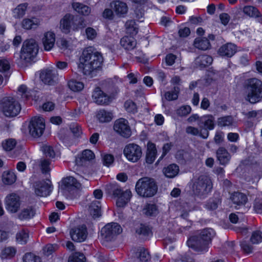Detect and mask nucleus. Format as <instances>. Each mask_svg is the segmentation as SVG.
Segmentation results:
<instances>
[{
    "label": "nucleus",
    "instance_id": "nucleus-47",
    "mask_svg": "<svg viewBox=\"0 0 262 262\" xmlns=\"http://www.w3.org/2000/svg\"><path fill=\"white\" fill-rule=\"evenodd\" d=\"M74 19L73 30H78L80 29L84 28L86 26L83 18L78 16H74Z\"/></svg>",
    "mask_w": 262,
    "mask_h": 262
},
{
    "label": "nucleus",
    "instance_id": "nucleus-56",
    "mask_svg": "<svg viewBox=\"0 0 262 262\" xmlns=\"http://www.w3.org/2000/svg\"><path fill=\"white\" fill-rule=\"evenodd\" d=\"M191 111V107L189 105H183L177 110V114L181 117L186 116L188 115Z\"/></svg>",
    "mask_w": 262,
    "mask_h": 262
},
{
    "label": "nucleus",
    "instance_id": "nucleus-10",
    "mask_svg": "<svg viewBox=\"0 0 262 262\" xmlns=\"http://www.w3.org/2000/svg\"><path fill=\"white\" fill-rule=\"evenodd\" d=\"M198 125L201 128V137L206 139L209 136L208 130L214 127V118L211 115L203 116L200 117Z\"/></svg>",
    "mask_w": 262,
    "mask_h": 262
},
{
    "label": "nucleus",
    "instance_id": "nucleus-6",
    "mask_svg": "<svg viewBox=\"0 0 262 262\" xmlns=\"http://www.w3.org/2000/svg\"><path fill=\"white\" fill-rule=\"evenodd\" d=\"M108 193L118 198L116 205L118 207H123L130 200L132 192L129 190L123 191L122 188L117 184H110L106 186Z\"/></svg>",
    "mask_w": 262,
    "mask_h": 262
},
{
    "label": "nucleus",
    "instance_id": "nucleus-62",
    "mask_svg": "<svg viewBox=\"0 0 262 262\" xmlns=\"http://www.w3.org/2000/svg\"><path fill=\"white\" fill-rule=\"evenodd\" d=\"M254 209L257 213H262V200L256 199L254 203Z\"/></svg>",
    "mask_w": 262,
    "mask_h": 262
},
{
    "label": "nucleus",
    "instance_id": "nucleus-18",
    "mask_svg": "<svg viewBox=\"0 0 262 262\" xmlns=\"http://www.w3.org/2000/svg\"><path fill=\"white\" fill-rule=\"evenodd\" d=\"M74 20V15L69 13L66 14L60 21V27L62 31L68 33L71 29L73 30Z\"/></svg>",
    "mask_w": 262,
    "mask_h": 262
},
{
    "label": "nucleus",
    "instance_id": "nucleus-9",
    "mask_svg": "<svg viewBox=\"0 0 262 262\" xmlns=\"http://www.w3.org/2000/svg\"><path fill=\"white\" fill-rule=\"evenodd\" d=\"M29 129L30 135L35 138L40 137L45 128L44 119L40 116L32 117L29 122Z\"/></svg>",
    "mask_w": 262,
    "mask_h": 262
},
{
    "label": "nucleus",
    "instance_id": "nucleus-13",
    "mask_svg": "<svg viewBox=\"0 0 262 262\" xmlns=\"http://www.w3.org/2000/svg\"><path fill=\"white\" fill-rule=\"evenodd\" d=\"M6 209L11 213H15L19 209L20 197L18 194L13 192L8 194L5 198Z\"/></svg>",
    "mask_w": 262,
    "mask_h": 262
},
{
    "label": "nucleus",
    "instance_id": "nucleus-45",
    "mask_svg": "<svg viewBox=\"0 0 262 262\" xmlns=\"http://www.w3.org/2000/svg\"><path fill=\"white\" fill-rule=\"evenodd\" d=\"M69 88L74 92H78L82 90L84 87L82 82L75 80H71L68 82Z\"/></svg>",
    "mask_w": 262,
    "mask_h": 262
},
{
    "label": "nucleus",
    "instance_id": "nucleus-55",
    "mask_svg": "<svg viewBox=\"0 0 262 262\" xmlns=\"http://www.w3.org/2000/svg\"><path fill=\"white\" fill-rule=\"evenodd\" d=\"M251 242L253 244H257L262 242V233L259 231L253 232L251 238Z\"/></svg>",
    "mask_w": 262,
    "mask_h": 262
},
{
    "label": "nucleus",
    "instance_id": "nucleus-23",
    "mask_svg": "<svg viewBox=\"0 0 262 262\" xmlns=\"http://www.w3.org/2000/svg\"><path fill=\"white\" fill-rule=\"evenodd\" d=\"M63 186L61 188L64 190L71 191L75 188H79L81 184L73 177H69L62 181Z\"/></svg>",
    "mask_w": 262,
    "mask_h": 262
},
{
    "label": "nucleus",
    "instance_id": "nucleus-7",
    "mask_svg": "<svg viewBox=\"0 0 262 262\" xmlns=\"http://www.w3.org/2000/svg\"><path fill=\"white\" fill-rule=\"evenodd\" d=\"M0 110L7 117L16 116L21 110L19 103L11 97H6L0 101Z\"/></svg>",
    "mask_w": 262,
    "mask_h": 262
},
{
    "label": "nucleus",
    "instance_id": "nucleus-51",
    "mask_svg": "<svg viewBox=\"0 0 262 262\" xmlns=\"http://www.w3.org/2000/svg\"><path fill=\"white\" fill-rule=\"evenodd\" d=\"M18 94L21 96L24 100H27L30 96V92L28 91L26 85L22 84L18 89Z\"/></svg>",
    "mask_w": 262,
    "mask_h": 262
},
{
    "label": "nucleus",
    "instance_id": "nucleus-35",
    "mask_svg": "<svg viewBox=\"0 0 262 262\" xmlns=\"http://www.w3.org/2000/svg\"><path fill=\"white\" fill-rule=\"evenodd\" d=\"M231 199L234 204L238 206L244 205L247 201L246 195L239 192H234L231 196Z\"/></svg>",
    "mask_w": 262,
    "mask_h": 262
},
{
    "label": "nucleus",
    "instance_id": "nucleus-53",
    "mask_svg": "<svg viewBox=\"0 0 262 262\" xmlns=\"http://www.w3.org/2000/svg\"><path fill=\"white\" fill-rule=\"evenodd\" d=\"M58 249V246L56 244H48L43 249V253L47 256H49Z\"/></svg>",
    "mask_w": 262,
    "mask_h": 262
},
{
    "label": "nucleus",
    "instance_id": "nucleus-42",
    "mask_svg": "<svg viewBox=\"0 0 262 262\" xmlns=\"http://www.w3.org/2000/svg\"><path fill=\"white\" fill-rule=\"evenodd\" d=\"M27 6V3L19 5L13 10V16L16 18L22 17L25 14Z\"/></svg>",
    "mask_w": 262,
    "mask_h": 262
},
{
    "label": "nucleus",
    "instance_id": "nucleus-61",
    "mask_svg": "<svg viewBox=\"0 0 262 262\" xmlns=\"http://www.w3.org/2000/svg\"><path fill=\"white\" fill-rule=\"evenodd\" d=\"M186 133L193 136H200L201 137V129L193 126H187L186 128Z\"/></svg>",
    "mask_w": 262,
    "mask_h": 262
},
{
    "label": "nucleus",
    "instance_id": "nucleus-17",
    "mask_svg": "<svg viewBox=\"0 0 262 262\" xmlns=\"http://www.w3.org/2000/svg\"><path fill=\"white\" fill-rule=\"evenodd\" d=\"M40 78L44 83L54 85L57 81V74L54 70L46 69L41 72Z\"/></svg>",
    "mask_w": 262,
    "mask_h": 262
},
{
    "label": "nucleus",
    "instance_id": "nucleus-28",
    "mask_svg": "<svg viewBox=\"0 0 262 262\" xmlns=\"http://www.w3.org/2000/svg\"><path fill=\"white\" fill-rule=\"evenodd\" d=\"M216 154L220 163L223 165H226L231 159L229 153L223 147L219 148L216 150Z\"/></svg>",
    "mask_w": 262,
    "mask_h": 262
},
{
    "label": "nucleus",
    "instance_id": "nucleus-37",
    "mask_svg": "<svg viewBox=\"0 0 262 262\" xmlns=\"http://www.w3.org/2000/svg\"><path fill=\"white\" fill-rule=\"evenodd\" d=\"M39 25V21L36 18H25L21 22V27L26 30L36 28Z\"/></svg>",
    "mask_w": 262,
    "mask_h": 262
},
{
    "label": "nucleus",
    "instance_id": "nucleus-20",
    "mask_svg": "<svg viewBox=\"0 0 262 262\" xmlns=\"http://www.w3.org/2000/svg\"><path fill=\"white\" fill-rule=\"evenodd\" d=\"M55 42V35L52 31L44 33L42 38V43L45 50L49 51L54 47Z\"/></svg>",
    "mask_w": 262,
    "mask_h": 262
},
{
    "label": "nucleus",
    "instance_id": "nucleus-58",
    "mask_svg": "<svg viewBox=\"0 0 262 262\" xmlns=\"http://www.w3.org/2000/svg\"><path fill=\"white\" fill-rule=\"evenodd\" d=\"M135 17L136 19L140 22L143 21L144 15V10L143 8L140 6L136 8L135 10Z\"/></svg>",
    "mask_w": 262,
    "mask_h": 262
},
{
    "label": "nucleus",
    "instance_id": "nucleus-40",
    "mask_svg": "<svg viewBox=\"0 0 262 262\" xmlns=\"http://www.w3.org/2000/svg\"><path fill=\"white\" fill-rule=\"evenodd\" d=\"M16 177L14 172L7 171H4L2 175L3 183L6 185H11L16 181Z\"/></svg>",
    "mask_w": 262,
    "mask_h": 262
},
{
    "label": "nucleus",
    "instance_id": "nucleus-38",
    "mask_svg": "<svg viewBox=\"0 0 262 262\" xmlns=\"http://www.w3.org/2000/svg\"><path fill=\"white\" fill-rule=\"evenodd\" d=\"M29 239V233L27 230L21 229L16 234V241L20 245L26 244Z\"/></svg>",
    "mask_w": 262,
    "mask_h": 262
},
{
    "label": "nucleus",
    "instance_id": "nucleus-1",
    "mask_svg": "<svg viewBox=\"0 0 262 262\" xmlns=\"http://www.w3.org/2000/svg\"><path fill=\"white\" fill-rule=\"evenodd\" d=\"M78 68L85 75H90L100 68L103 61L101 53L95 51L92 47L85 49L79 59Z\"/></svg>",
    "mask_w": 262,
    "mask_h": 262
},
{
    "label": "nucleus",
    "instance_id": "nucleus-30",
    "mask_svg": "<svg viewBox=\"0 0 262 262\" xmlns=\"http://www.w3.org/2000/svg\"><path fill=\"white\" fill-rule=\"evenodd\" d=\"M72 6L74 10L80 14L87 16L91 13V8L82 3L73 2L72 4Z\"/></svg>",
    "mask_w": 262,
    "mask_h": 262
},
{
    "label": "nucleus",
    "instance_id": "nucleus-44",
    "mask_svg": "<svg viewBox=\"0 0 262 262\" xmlns=\"http://www.w3.org/2000/svg\"><path fill=\"white\" fill-rule=\"evenodd\" d=\"M243 12L250 17H258L260 16V12L258 9L253 6H245L243 9Z\"/></svg>",
    "mask_w": 262,
    "mask_h": 262
},
{
    "label": "nucleus",
    "instance_id": "nucleus-26",
    "mask_svg": "<svg viewBox=\"0 0 262 262\" xmlns=\"http://www.w3.org/2000/svg\"><path fill=\"white\" fill-rule=\"evenodd\" d=\"M95 158L94 154L89 149L83 150L81 155L76 158L75 162L78 166H82L87 161H91Z\"/></svg>",
    "mask_w": 262,
    "mask_h": 262
},
{
    "label": "nucleus",
    "instance_id": "nucleus-54",
    "mask_svg": "<svg viewBox=\"0 0 262 262\" xmlns=\"http://www.w3.org/2000/svg\"><path fill=\"white\" fill-rule=\"evenodd\" d=\"M24 262H41L39 256H36L32 253H26L23 257Z\"/></svg>",
    "mask_w": 262,
    "mask_h": 262
},
{
    "label": "nucleus",
    "instance_id": "nucleus-14",
    "mask_svg": "<svg viewBox=\"0 0 262 262\" xmlns=\"http://www.w3.org/2000/svg\"><path fill=\"white\" fill-rule=\"evenodd\" d=\"M114 128L117 133L124 138H127L132 134L127 120L123 118L119 119L115 121Z\"/></svg>",
    "mask_w": 262,
    "mask_h": 262
},
{
    "label": "nucleus",
    "instance_id": "nucleus-5",
    "mask_svg": "<svg viewBox=\"0 0 262 262\" xmlns=\"http://www.w3.org/2000/svg\"><path fill=\"white\" fill-rule=\"evenodd\" d=\"M247 100L255 103L262 99V82L257 78H250L246 82Z\"/></svg>",
    "mask_w": 262,
    "mask_h": 262
},
{
    "label": "nucleus",
    "instance_id": "nucleus-8",
    "mask_svg": "<svg viewBox=\"0 0 262 262\" xmlns=\"http://www.w3.org/2000/svg\"><path fill=\"white\" fill-rule=\"evenodd\" d=\"M38 51V45L34 39L26 40L23 43L20 58L26 62H29L36 56Z\"/></svg>",
    "mask_w": 262,
    "mask_h": 262
},
{
    "label": "nucleus",
    "instance_id": "nucleus-46",
    "mask_svg": "<svg viewBox=\"0 0 262 262\" xmlns=\"http://www.w3.org/2000/svg\"><path fill=\"white\" fill-rule=\"evenodd\" d=\"M158 212L156 205L148 204L143 209V213L147 216L155 215Z\"/></svg>",
    "mask_w": 262,
    "mask_h": 262
},
{
    "label": "nucleus",
    "instance_id": "nucleus-32",
    "mask_svg": "<svg viewBox=\"0 0 262 262\" xmlns=\"http://www.w3.org/2000/svg\"><path fill=\"white\" fill-rule=\"evenodd\" d=\"M35 214V209L32 206H27L23 208L18 215L21 220H29L32 218Z\"/></svg>",
    "mask_w": 262,
    "mask_h": 262
},
{
    "label": "nucleus",
    "instance_id": "nucleus-24",
    "mask_svg": "<svg viewBox=\"0 0 262 262\" xmlns=\"http://www.w3.org/2000/svg\"><path fill=\"white\" fill-rule=\"evenodd\" d=\"M213 61L211 56L203 54L198 56L195 60L194 64L195 66L199 68H203L210 65Z\"/></svg>",
    "mask_w": 262,
    "mask_h": 262
},
{
    "label": "nucleus",
    "instance_id": "nucleus-15",
    "mask_svg": "<svg viewBox=\"0 0 262 262\" xmlns=\"http://www.w3.org/2000/svg\"><path fill=\"white\" fill-rule=\"evenodd\" d=\"M52 186L51 182L49 179L37 182L35 186V193L39 196H47L52 191Z\"/></svg>",
    "mask_w": 262,
    "mask_h": 262
},
{
    "label": "nucleus",
    "instance_id": "nucleus-22",
    "mask_svg": "<svg viewBox=\"0 0 262 262\" xmlns=\"http://www.w3.org/2000/svg\"><path fill=\"white\" fill-rule=\"evenodd\" d=\"M111 6L119 17H124L128 11V7L126 3L116 1L111 3Z\"/></svg>",
    "mask_w": 262,
    "mask_h": 262
},
{
    "label": "nucleus",
    "instance_id": "nucleus-34",
    "mask_svg": "<svg viewBox=\"0 0 262 262\" xmlns=\"http://www.w3.org/2000/svg\"><path fill=\"white\" fill-rule=\"evenodd\" d=\"M136 41L132 37L124 36L120 40L121 46L127 50H133L136 47Z\"/></svg>",
    "mask_w": 262,
    "mask_h": 262
},
{
    "label": "nucleus",
    "instance_id": "nucleus-43",
    "mask_svg": "<svg viewBox=\"0 0 262 262\" xmlns=\"http://www.w3.org/2000/svg\"><path fill=\"white\" fill-rule=\"evenodd\" d=\"M234 123V119L231 116L220 117L217 120V125L220 126H228Z\"/></svg>",
    "mask_w": 262,
    "mask_h": 262
},
{
    "label": "nucleus",
    "instance_id": "nucleus-16",
    "mask_svg": "<svg viewBox=\"0 0 262 262\" xmlns=\"http://www.w3.org/2000/svg\"><path fill=\"white\" fill-rule=\"evenodd\" d=\"M72 239L77 242L84 241L88 236L87 228L85 225H80L72 228L70 231Z\"/></svg>",
    "mask_w": 262,
    "mask_h": 262
},
{
    "label": "nucleus",
    "instance_id": "nucleus-19",
    "mask_svg": "<svg viewBox=\"0 0 262 262\" xmlns=\"http://www.w3.org/2000/svg\"><path fill=\"white\" fill-rule=\"evenodd\" d=\"M236 46L232 43H227L222 46L218 50L220 56L224 57H231L236 52Z\"/></svg>",
    "mask_w": 262,
    "mask_h": 262
},
{
    "label": "nucleus",
    "instance_id": "nucleus-52",
    "mask_svg": "<svg viewBox=\"0 0 262 262\" xmlns=\"http://www.w3.org/2000/svg\"><path fill=\"white\" fill-rule=\"evenodd\" d=\"M41 150L47 157L54 158L55 154L52 146L43 145L41 147Z\"/></svg>",
    "mask_w": 262,
    "mask_h": 262
},
{
    "label": "nucleus",
    "instance_id": "nucleus-39",
    "mask_svg": "<svg viewBox=\"0 0 262 262\" xmlns=\"http://www.w3.org/2000/svg\"><path fill=\"white\" fill-rule=\"evenodd\" d=\"M136 232L142 238L146 239L148 236L151 235V231L150 228L143 224H140V226L136 228Z\"/></svg>",
    "mask_w": 262,
    "mask_h": 262
},
{
    "label": "nucleus",
    "instance_id": "nucleus-25",
    "mask_svg": "<svg viewBox=\"0 0 262 262\" xmlns=\"http://www.w3.org/2000/svg\"><path fill=\"white\" fill-rule=\"evenodd\" d=\"M221 196L219 193H215L212 198L208 200L205 205V207L209 210H214L221 205Z\"/></svg>",
    "mask_w": 262,
    "mask_h": 262
},
{
    "label": "nucleus",
    "instance_id": "nucleus-36",
    "mask_svg": "<svg viewBox=\"0 0 262 262\" xmlns=\"http://www.w3.org/2000/svg\"><path fill=\"white\" fill-rule=\"evenodd\" d=\"M163 172L165 176L169 178L175 177L179 172V166L175 164H172L163 169Z\"/></svg>",
    "mask_w": 262,
    "mask_h": 262
},
{
    "label": "nucleus",
    "instance_id": "nucleus-50",
    "mask_svg": "<svg viewBox=\"0 0 262 262\" xmlns=\"http://www.w3.org/2000/svg\"><path fill=\"white\" fill-rule=\"evenodd\" d=\"M85 257L83 254L76 252L70 256L68 262H85Z\"/></svg>",
    "mask_w": 262,
    "mask_h": 262
},
{
    "label": "nucleus",
    "instance_id": "nucleus-59",
    "mask_svg": "<svg viewBox=\"0 0 262 262\" xmlns=\"http://www.w3.org/2000/svg\"><path fill=\"white\" fill-rule=\"evenodd\" d=\"M10 63L7 59H0V72H7L10 69Z\"/></svg>",
    "mask_w": 262,
    "mask_h": 262
},
{
    "label": "nucleus",
    "instance_id": "nucleus-57",
    "mask_svg": "<svg viewBox=\"0 0 262 262\" xmlns=\"http://www.w3.org/2000/svg\"><path fill=\"white\" fill-rule=\"evenodd\" d=\"M124 107L125 110L129 113L135 114L137 112V107L135 103L132 101L128 100L125 102Z\"/></svg>",
    "mask_w": 262,
    "mask_h": 262
},
{
    "label": "nucleus",
    "instance_id": "nucleus-11",
    "mask_svg": "<svg viewBox=\"0 0 262 262\" xmlns=\"http://www.w3.org/2000/svg\"><path fill=\"white\" fill-rule=\"evenodd\" d=\"M123 154L128 161L136 162L142 157V148L136 144L129 143L125 146Z\"/></svg>",
    "mask_w": 262,
    "mask_h": 262
},
{
    "label": "nucleus",
    "instance_id": "nucleus-29",
    "mask_svg": "<svg viewBox=\"0 0 262 262\" xmlns=\"http://www.w3.org/2000/svg\"><path fill=\"white\" fill-rule=\"evenodd\" d=\"M17 252L16 248L13 246H5L2 249L0 257L2 259H8L13 258Z\"/></svg>",
    "mask_w": 262,
    "mask_h": 262
},
{
    "label": "nucleus",
    "instance_id": "nucleus-41",
    "mask_svg": "<svg viewBox=\"0 0 262 262\" xmlns=\"http://www.w3.org/2000/svg\"><path fill=\"white\" fill-rule=\"evenodd\" d=\"M112 113L104 110H100L97 114V118L100 122H110L112 119Z\"/></svg>",
    "mask_w": 262,
    "mask_h": 262
},
{
    "label": "nucleus",
    "instance_id": "nucleus-49",
    "mask_svg": "<svg viewBox=\"0 0 262 262\" xmlns=\"http://www.w3.org/2000/svg\"><path fill=\"white\" fill-rule=\"evenodd\" d=\"M138 257L141 262H147L151 258L148 251L143 248L139 249Z\"/></svg>",
    "mask_w": 262,
    "mask_h": 262
},
{
    "label": "nucleus",
    "instance_id": "nucleus-60",
    "mask_svg": "<svg viewBox=\"0 0 262 262\" xmlns=\"http://www.w3.org/2000/svg\"><path fill=\"white\" fill-rule=\"evenodd\" d=\"M103 164L106 166L111 165L114 161V156L111 154H105L102 158Z\"/></svg>",
    "mask_w": 262,
    "mask_h": 262
},
{
    "label": "nucleus",
    "instance_id": "nucleus-27",
    "mask_svg": "<svg viewBox=\"0 0 262 262\" xmlns=\"http://www.w3.org/2000/svg\"><path fill=\"white\" fill-rule=\"evenodd\" d=\"M157 150L156 145L150 142H148L147 144V151L146 154V162L148 164H152L157 155Z\"/></svg>",
    "mask_w": 262,
    "mask_h": 262
},
{
    "label": "nucleus",
    "instance_id": "nucleus-31",
    "mask_svg": "<svg viewBox=\"0 0 262 262\" xmlns=\"http://www.w3.org/2000/svg\"><path fill=\"white\" fill-rule=\"evenodd\" d=\"M89 211L94 219L100 217L101 215L100 202L96 200L93 201L89 205Z\"/></svg>",
    "mask_w": 262,
    "mask_h": 262
},
{
    "label": "nucleus",
    "instance_id": "nucleus-4",
    "mask_svg": "<svg viewBox=\"0 0 262 262\" xmlns=\"http://www.w3.org/2000/svg\"><path fill=\"white\" fill-rule=\"evenodd\" d=\"M212 189L211 179L207 176L202 175L194 180L192 191L194 195L201 198H205Z\"/></svg>",
    "mask_w": 262,
    "mask_h": 262
},
{
    "label": "nucleus",
    "instance_id": "nucleus-21",
    "mask_svg": "<svg viewBox=\"0 0 262 262\" xmlns=\"http://www.w3.org/2000/svg\"><path fill=\"white\" fill-rule=\"evenodd\" d=\"M94 101L99 105L108 104L110 98L105 94L99 88H96L93 92L92 95Z\"/></svg>",
    "mask_w": 262,
    "mask_h": 262
},
{
    "label": "nucleus",
    "instance_id": "nucleus-2",
    "mask_svg": "<svg viewBox=\"0 0 262 262\" xmlns=\"http://www.w3.org/2000/svg\"><path fill=\"white\" fill-rule=\"evenodd\" d=\"M215 235V233L212 228H205L201 230L198 234L190 237L187 243L189 247L197 252H206Z\"/></svg>",
    "mask_w": 262,
    "mask_h": 262
},
{
    "label": "nucleus",
    "instance_id": "nucleus-64",
    "mask_svg": "<svg viewBox=\"0 0 262 262\" xmlns=\"http://www.w3.org/2000/svg\"><path fill=\"white\" fill-rule=\"evenodd\" d=\"M241 246L243 250L247 253H251L252 251V247L246 241H243L241 243Z\"/></svg>",
    "mask_w": 262,
    "mask_h": 262
},
{
    "label": "nucleus",
    "instance_id": "nucleus-33",
    "mask_svg": "<svg viewBox=\"0 0 262 262\" xmlns=\"http://www.w3.org/2000/svg\"><path fill=\"white\" fill-rule=\"evenodd\" d=\"M193 45L196 48L201 50L209 49L211 46L210 42L207 38L201 37L195 39Z\"/></svg>",
    "mask_w": 262,
    "mask_h": 262
},
{
    "label": "nucleus",
    "instance_id": "nucleus-63",
    "mask_svg": "<svg viewBox=\"0 0 262 262\" xmlns=\"http://www.w3.org/2000/svg\"><path fill=\"white\" fill-rule=\"evenodd\" d=\"M70 129L73 135L76 137H79L81 134V127L77 124L71 125Z\"/></svg>",
    "mask_w": 262,
    "mask_h": 262
},
{
    "label": "nucleus",
    "instance_id": "nucleus-48",
    "mask_svg": "<svg viewBox=\"0 0 262 262\" xmlns=\"http://www.w3.org/2000/svg\"><path fill=\"white\" fill-rule=\"evenodd\" d=\"M16 142L13 139H8L4 141L2 143V147L6 151H10L15 146Z\"/></svg>",
    "mask_w": 262,
    "mask_h": 262
},
{
    "label": "nucleus",
    "instance_id": "nucleus-12",
    "mask_svg": "<svg viewBox=\"0 0 262 262\" xmlns=\"http://www.w3.org/2000/svg\"><path fill=\"white\" fill-rule=\"evenodd\" d=\"M122 229L120 225L116 223L107 224L101 230L102 237L106 241H111L122 232Z\"/></svg>",
    "mask_w": 262,
    "mask_h": 262
},
{
    "label": "nucleus",
    "instance_id": "nucleus-3",
    "mask_svg": "<svg viewBox=\"0 0 262 262\" xmlns=\"http://www.w3.org/2000/svg\"><path fill=\"white\" fill-rule=\"evenodd\" d=\"M136 191L140 196L149 198L154 195L158 190L155 181L148 177H143L138 180L135 187Z\"/></svg>",
    "mask_w": 262,
    "mask_h": 262
}]
</instances>
